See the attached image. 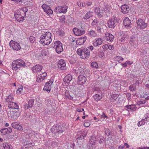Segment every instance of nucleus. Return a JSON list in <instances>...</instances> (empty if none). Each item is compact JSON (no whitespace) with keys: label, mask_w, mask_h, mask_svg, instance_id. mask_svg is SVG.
<instances>
[{"label":"nucleus","mask_w":149,"mask_h":149,"mask_svg":"<svg viewBox=\"0 0 149 149\" xmlns=\"http://www.w3.org/2000/svg\"><path fill=\"white\" fill-rule=\"evenodd\" d=\"M11 65L13 70H20L22 67H24L26 65V64L23 60L18 59L14 61Z\"/></svg>","instance_id":"nucleus-1"},{"label":"nucleus","mask_w":149,"mask_h":149,"mask_svg":"<svg viewBox=\"0 0 149 149\" xmlns=\"http://www.w3.org/2000/svg\"><path fill=\"white\" fill-rule=\"evenodd\" d=\"M77 53L78 54L81 56V58L83 59L89 58L90 55L89 50L85 48H81L78 49Z\"/></svg>","instance_id":"nucleus-2"},{"label":"nucleus","mask_w":149,"mask_h":149,"mask_svg":"<svg viewBox=\"0 0 149 149\" xmlns=\"http://www.w3.org/2000/svg\"><path fill=\"white\" fill-rule=\"evenodd\" d=\"M118 22V19L115 16H113L111 18L109 19L107 22L108 26L109 27L113 28L116 25V24Z\"/></svg>","instance_id":"nucleus-3"},{"label":"nucleus","mask_w":149,"mask_h":149,"mask_svg":"<svg viewBox=\"0 0 149 149\" xmlns=\"http://www.w3.org/2000/svg\"><path fill=\"white\" fill-rule=\"evenodd\" d=\"M8 115L11 120H14L19 117V114L18 112L13 109H10V111L8 112Z\"/></svg>","instance_id":"nucleus-4"},{"label":"nucleus","mask_w":149,"mask_h":149,"mask_svg":"<svg viewBox=\"0 0 149 149\" xmlns=\"http://www.w3.org/2000/svg\"><path fill=\"white\" fill-rule=\"evenodd\" d=\"M64 127L59 125H54L51 128V130L52 132L54 133H61L64 131Z\"/></svg>","instance_id":"nucleus-5"},{"label":"nucleus","mask_w":149,"mask_h":149,"mask_svg":"<svg viewBox=\"0 0 149 149\" xmlns=\"http://www.w3.org/2000/svg\"><path fill=\"white\" fill-rule=\"evenodd\" d=\"M10 46L15 50L18 51L21 48L19 44L14 41L11 40L9 43Z\"/></svg>","instance_id":"nucleus-6"},{"label":"nucleus","mask_w":149,"mask_h":149,"mask_svg":"<svg viewBox=\"0 0 149 149\" xmlns=\"http://www.w3.org/2000/svg\"><path fill=\"white\" fill-rule=\"evenodd\" d=\"M42 7L44 11L46 12L48 15L53 14V11L47 5L44 4L42 6Z\"/></svg>","instance_id":"nucleus-7"},{"label":"nucleus","mask_w":149,"mask_h":149,"mask_svg":"<svg viewBox=\"0 0 149 149\" xmlns=\"http://www.w3.org/2000/svg\"><path fill=\"white\" fill-rule=\"evenodd\" d=\"M86 80V78L85 76L82 75H80L78 78L77 83L78 84L82 85L85 84Z\"/></svg>","instance_id":"nucleus-8"},{"label":"nucleus","mask_w":149,"mask_h":149,"mask_svg":"<svg viewBox=\"0 0 149 149\" xmlns=\"http://www.w3.org/2000/svg\"><path fill=\"white\" fill-rule=\"evenodd\" d=\"M40 42L43 45H49L52 42V40H47V38H44L43 36H40Z\"/></svg>","instance_id":"nucleus-9"},{"label":"nucleus","mask_w":149,"mask_h":149,"mask_svg":"<svg viewBox=\"0 0 149 149\" xmlns=\"http://www.w3.org/2000/svg\"><path fill=\"white\" fill-rule=\"evenodd\" d=\"M138 25L140 26V28L143 29L146 28L147 24L142 19H139L137 21Z\"/></svg>","instance_id":"nucleus-10"},{"label":"nucleus","mask_w":149,"mask_h":149,"mask_svg":"<svg viewBox=\"0 0 149 149\" xmlns=\"http://www.w3.org/2000/svg\"><path fill=\"white\" fill-rule=\"evenodd\" d=\"M72 79V76L70 74H69L66 76L63 79V81L65 83V85L66 86H68L69 85V84H70V82Z\"/></svg>","instance_id":"nucleus-11"},{"label":"nucleus","mask_w":149,"mask_h":149,"mask_svg":"<svg viewBox=\"0 0 149 149\" xmlns=\"http://www.w3.org/2000/svg\"><path fill=\"white\" fill-rule=\"evenodd\" d=\"M73 31L76 36H81L85 33V31L84 30H81L76 28H74Z\"/></svg>","instance_id":"nucleus-12"},{"label":"nucleus","mask_w":149,"mask_h":149,"mask_svg":"<svg viewBox=\"0 0 149 149\" xmlns=\"http://www.w3.org/2000/svg\"><path fill=\"white\" fill-rule=\"evenodd\" d=\"M34 100L33 99L29 100L28 102V104L26 103L24 105V108L26 110H27L29 109L32 107L33 105Z\"/></svg>","instance_id":"nucleus-13"},{"label":"nucleus","mask_w":149,"mask_h":149,"mask_svg":"<svg viewBox=\"0 0 149 149\" xmlns=\"http://www.w3.org/2000/svg\"><path fill=\"white\" fill-rule=\"evenodd\" d=\"M42 68V67L40 65H37L33 66L32 69L33 72L36 73L39 72Z\"/></svg>","instance_id":"nucleus-14"},{"label":"nucleus","mask_w":149,"mask_h":149,"mask_svg":"<svg viewBox=\"0 0 149 149\" xmlns=\"http://www.w3.org/2000/svg\"><path fill=\"white\" fill-rule=\"evenodd\" d=\"M8 107L11 109H19L18 105L16 103L13 102H10L8 104Z\"/></svg>","instance_id":"nucleus-15"},{"label":"nucleus","mask_w":149,"mask_h":149,"mask_svg":"<svg viewBox=\"0 0 149 149\" xmlns=\"http://www.w3.org/2000/svg\"><path fill=\"white\" fill-rule=\"evenodd\" d=\"M102 43V40L101 38H96L93 41V44L95 46H97L101 45Z\"/></svg>","instance_id":"nucleus-16"},{"label":"nucleus","mask_w":149,"mask_h":149,"mask_svg":"<svg viewBox=\"0 0 149 149\" xmlns=\"http://www.w3.org/2000/svg\"><path fill=\"white\" fill-rule=\"evenodd\" d=\"M57 65L59 68L61 70H64L65 68L66 64L64 62L63 60L61 59L59 61Z\"/></svg>","instance_id":"nucleus-17"},{"label":"nucleus","mask_w":149,"mask_h":149,"mask_svg":"<svg viewBox=\"0 0 149 149\" xmlns=\"http://www.w3.org/2000/svg\"><path fill=\"white\" fill-rule=\"evenodd\" d=\"M14 16L17 20L20 22H23L24 20V17L22 14H20L18 13L15 14Z\"/></svg>","instance_id":"nucleus-18"},{"label":"nucleus","mask_w":149,"mask_h":149,"mask_svg":"<svg viewBox=\"0 0 149 149\" xmlns=\"http://www.w3.org/2000/svg\"><path fill=\"white\" fill-rule=\"evenodd\" d=\"M106 40L111 42L113 40L114 38V36L111 34L107 33L105 36Z\"/></svg>","instance_id":"nucleus-19"},{"label":"nucleus","mask_w":149,"mask_h":149,"mask_svg":"<svg viewBox=\"0 0 149 149\" xmlns=\"http://www.w3.org/2000/svg\"><path fill=\"white\" fill-rule=\"evenodd\" d=\"M86 37L84 36L83 38H80L76 41V44L78 45H81L83 44L86 40Z\"/></svg>","instance_id":"nucleus-20"},{"label":"nucleus","mask_w":149,"mask_h":149,"mask_svg":"<svg viewBox=\"0 0 149 149\" xmlns=\"http://www.w3.org/2000/svg\"><path fill=\"white\" fill-rule=\"evenodd\" d=\"M28 10L26 7H22L21 9L17 11V13H18L22 15L23 16H26V12Z\"/></svg>","instance_id":"nucleus-21"},{"label":"nucleus","mask_w":149,"mask_h":149,"mask_svg":"<svg viewBox=\"0 0 149 149\" xmlns=\"http://www.w3.org/2000/svg\"><path fill=\"white\" fill-rule=\"evenodd\" d=\"M122 12L123 13H127L129 10V6L127 5H123L121 6Z\"/></svg>","instance_id":"nucleus-22"},{"label":"nucleus","mask_w":149,"mask_h":149,"mask_svg":"<svg viewBox=\"0 0 149 149\" xmlns=\"http://www.w3.org/2000/svg\"><path fill=\"white\" fill-rule=\"evenodd\" d=\"M123 24L126 27H128L131 24V21L128 17H126L123 20Z\"/></svg>","instance_id":"nucleus-23"},{"label":"nucleus","mask_w":149,"mask_h":149,"mask_svg":"<svg viewBox=\"0 0 149 149\" xmlns=\"http://www.w3.org/2000/svg\"><path fill=\"white\" fill-rule=\"evenodd\" d=\"M11 125L12 127L15 129H17L19 130H23L22 126L19 125L16 122L13 123Z\"/></svg>","instance_id":"nucleus-24"},{"label":"nucleus","mask_w":149,"mask_h":149,"mask_svg":"<svg viewBox=\"0 0 149 149\" xmlns=\"http://www.w3.org/2000/svg\"><path fill=\"white\" fill-rule=\"evenodd\" d=\"M51 33L49 32H44L40 36H43L44 38H47V40H52Z\"/></svg>","instance_id":"nucleus-25"},{"label":"nucleus","mask_w":149,"mask_h":149,"mask_svg":"<svg viewBox=\"0 0 149 149\" xmlns=\"http://www.w3.org/2000/svg\"><path fill=\"white\" fill-rule=\"evenodd\" d=\"M65 99H69L70 100L73 99L72 97H71L70 94L69 93V91L67 90L66 91L65 94Z\"/></svg>","instance_id":"nucleus-26"},{"label":"nucleus","mask_w":149,"mask_h":149,"mask_svg":"<svg viewBox=\"0 0 149 149\" xmlns=\"http://www.w3.org/2000/svg\"><path fill=\"white\" fill-rule=\"evenodd\" d=\"M125 107L127 109L133 111H135L137 108L136 106L133 104L130 105H127L125 106Z\"/></svg>","instance_id":"nucleus-27"},{"label":"nucleus","mask_w":149,"mask_h":149,"mask_svg":"<svg viewBox=\"0 0 149 149\" xmlns=\"http://www.w3.org/2000/svg\"><path fill=\"white\" fill-rule=\"evenodd\" d=\"M68 8V7L66 6H61V12L60 13H65L67 11V10Z\"/></svg>","instance_id":"nucleus-28"},{"label":"nucleus","mask_w":149,"mask_h":149,"mask_svg":"<svg viewBox=\"0 0 149 149\" xmlns=\"http://www.w3.org/2000/svg\"><path fill=\"white\" fill-rule=\"evenodd\" d=\"M88 34L89 36L91 37H95L97 36V34L95 33V32L93 30L88 31Z\"/></svg>","instance_id":"nucleus-29"},{"label":"nucleus","mask_w":149,"mask_h":149,"mask_svg":"<svg viewBox=\"0 0 149 149\" xmlns=\"http://www.w3.org/2000/svg\"><path fill=\"white\" fill-rule=\"evenodd\" d=\"M97 141V139H96V138L95 136H91L89 142L91 144H95L96 141Z\"/></svg>","instance_id":"nucleus-30"},{"label":"nucleus","mask_w":149,"mask_h":149,"mask_svg":"<svg viewBox=\"0 0 149 149\" xmlns=\"http://www.w3.org/2000/svg\"><path fill=\"white\" fill-rule=\"evenodd\" d=\"M55 49L56 52L58 54H60L63 51L62 46H61V45L59 47L56 48Z\"/></svg>","instance_id":"nucleus-31"},{"label":"nucleus","mask_w":149,"mask_h":149,"mask_svg":"<svg viewBox=\"0 0 149 149\" xmlns=\"http://www.w3.org/2000/svg\"><path fill=\"white\" fill-rule=\"evenodd\" d=\"M14 98L12 95H9L7 97L6 99V101L8 102H9V103L10 102H12V101L14 100Z\"/></svg>","instance_id":"nucleus-32"},{"label":"nucleus","mask_w":149,"mask_h":149,"mask_svg":"<svg viewBox=\"0 0 149 149\" xmlns=\"http://www.w3.org/2000/svg\"><path fill=\"white\" fill-rule=\"evenodd\" d=\"M136 84L131 85L129 87V89L131 91H135L136 90Z\"/></svg>","instance_id":"nucleus-33"},{"label":"nucleus","mask_w":149,"mask_h":149,"mask_svg":"<svg viewBox=\"0 0 149 149\" xmlns=\"http://www.w3.org/2000/svg\"><path fill=\"white\" fill-rule=\"evenodd\" d=\"M123 58L120 56H116L114 58V60L116 61L120 62L122 61Z\"/></svg>","instance_id":"nucleus-34"},{"label":"nucleus","mask_w":149,"mask_h":149,"mask_svg":"<svg viewBox=\"0 0 149 149\" xmlns=\"http://www.w3.org/2000/svg\"><path fill=\"white\" fill-rule=\"evenodd\" d=\"M119 95L118 94H115L112 95L111 96V100H116L118 97Z\"/></svg>","instance_id":"nucleus-35"},{"label":"nucleus","mask_w":149,"mask_h":149,"mask_svg":"<svg viewBox=\"0 0 149 149\" xmlns=\"http://www.w3.org/2000/svg\"><path fill=\"white\" fill-rule=\"evenodd\" d=\"M54 45L53 47L54 48L58 47L61 45V46H62V44L59 41L56 42L54 43Z\"/></svg>","instance_id":"nucleus-36"},{"label":"nucleus","mask_w":149,"mask_h":149,"mask_svg":"<svg viewBox=\"0 0 149 149\" xmlns=\"http://www.w3.org/2000/svg\"><path fill=\"white\" fill-rule=\"evenodd\" d=\"M94 99L96 100H100L102 98V97L100 95L96 94L93 96Z\"/></svg>","instance_id":"nucleus-37"},{"label":"nucleus","mask_w":149,"mask_h":149,"mask_svg":"<svg viewBox=\"0 0 149 149\" xmlns=\"http://www.w3.org/2000/svg\"><path fill=\"white\" fill-rule=\"evenodd\" d=\"M92 13L93 12H91L90 11L88 12L85 15L86 19H88L92 16L93 15Z\"/></svg>","instance_id":"nucleus-38"},{"label":"nucleus","mask_w":149,"mask_h":149,"mask_svg":"<svg viewBox=\"0 0 149 149\" xmlns=\"http://www.w3.org/2000/svg\"><path fill=\"white\" fill-rule=\"evenodd\" d=\"M51 88V86H45L43 88V90L46 91L48 93L50 92Z\"/></svg>","instance_id":"nucleus-39"},{"label":"nucleus","mask_w":149,"mask_h":149,"mask_svg":"<svg viewBox=\"0 0 149 149\" xmlns=\"http://www.w3.org/2000/svg\"><path fill=\"white\" fill-rule=\"evenodd\" d=\"M135 40V37L134 36H132L130 38L129 43L132 44L134 43V40Z\"/></svg>","instance_id":"nucleus-40"},{"label":"nucleus","mask_w":149,"mask_h":149,"mask_svg":"<svg viewBox=\"0 0 149 149\" xmlns=\"http://www.w3.org/2000/svg\"><path fill=\"white\" fill-rule=\"evenodd\" d=\"M35 144V143L34 142L31 143H31L29 144V145H24V147L26 148H31L34 146Z\"/></svg>","instance_id":"nucleus-41"},{"label":"nucleus","mask_w":149,"mask_h":149,"mask_svg":"<svg viewBox=\"0 0 149 149\" xmlns=\"http://www.w3.org/2000/svg\"><path fill=\"white\" fill-rule=\"evenodd\" d=\"M105 133L108 136L110 135H113L112 133H111L110 130L108 129H106L105 131Z\"/></svg>","instance_id":"nucleus-42"},{"label":"nucleus","mask_w":149,"mask_h":149,"mask_svg":"<svg viewBox=\"0 0 149 149\" xmlns=\"http://www.w3.org/2000/svg\"><path fill=\"white\" fill-rule=\"evenodd\" d=\"M91 66L93 68H97L98 67L97 63L96 62H93L91 63Z\"/></svg>","instance_id":"nucleus-43"},{"label":"nucleus","mask_w":149,"mask_h":149,"mask_svg":"<svg viewBox=\"0 0 149 149\" xmlns=\"http://www.w3.org/2000/svg\"><path fill=\"white\" fill-rule=\"evenodd\" d=\"M61 7V6H59L57 7H56L54 9V12L60 13V12H61V11L60 9Z\"/></svg>","instance_id":"nucleus-44"},{"label":"nucleus","mask_w":149,"mask_h":149,"mask_svg":"<svg viewBox=\"0 0 149 149\" xmlns=\"http://www.w3.org/2000/svg\"><path fill=\"white\" fill-rule=\"evenodd\" d=\"M47 76V73L46 72H43L42 74H40V76L44 80L45 77Z\"/></svg>","instance_id":"nucleus-45"},{"label":"nucleus","mask_w":149,"mask_h":149,"mask_svg":"<svg viewBox=\"0 0 149 149\" xmlns=\"http://www.w3.org/2000/svg\"><path fill=\"white\" fill-rule=\"evenodd\" d=\"M6 130V128H5L2 129L1 130L0 132L3 135H5L7 134Z\"/></svg>","instance_id":"nucleus-46"},{"label":"nucleus","mask_w":149,"mask_h":149,"mask_svg":"<svg viewBox=\"0 0 149 149\" xmlns=\"http://www.w3.org/2000/svg\"><path fill=\"white\" fill-rule=\"evenodd\" d=\"M4 146V149H12L10 148L9 145L7 143H5L3 144V146Z\"/></svg>","instance_id":"nucleus-47"},{"label":"nucleus","mask_w":149,"mask_h":149,"mask_svg":"<svg viewBox=\"0 0 149 149\" xmlns=\"http://www.w3.org/2000/svg\"><path fill=\"white\" fill-rule=\"evenodd\" d=\"M94 144H91L90 142H89L87 145V148L88 149H93V145Z\"/></svg>","instance_id":"nucleus-48"},{"label":"nucleus","mask_w":149,"mask_h":149,"mask_svg":"<svg viewBox=\"0 0 149 149\" xmlns=\"http://www.w3.org/2000/svg\"><path fill=\"white\" fill-rule=\"evenodd\" d=\"M104 56V53L103 52H99L98 53V56L100 58H102Z\"/></svg>","instance_id":"nucleus-49"},{"label":"nucleus","mask_w":149,"mask_h":149,"mask_svg":"<svg viewBox=\"0 0 149 149\" xmlns=\"http://www.w3.org/2000/svg\"><path fill=\"white\" fill-rule=\"evenodd\" d=\"M68 38L69 39L70 42H74L75 41V39L74 38L71 36H70Z\"/></svg>","instance_id":"nucleus-50"},{"label":"nucleus","mask_w":149,"mask_h":149,"mask_svg":"<svg viewBox=\"0 0 149 149\" xmlns=\"http://www.w3.org/2000/svg\"><path fill=\"white\" fill-rule=\"evenodd\" d=\"M58 32L60 36H63L65 34L64 31L62 30H59Z\"/></svg>","instance_id":"nucleus-51"},{"label":"nucleus","mask_w":149,"mask_h":149,"mask_svg":"<svg viewBox=\"0 0 149 149\" xmlns=\"http://www.w3.org/2000/svg\"><path fill=\"white\" fill-rule=\"evenodd\" d=\"M69 61L71 63L73 64L76 62V60L74 58L72 57L70 60Z\"/></svg>","instance_id":"nucleus-52"},{"label":"nucleus","mask_w":149,"mask_h":149,"mask_svg":"<svg viewBox=\"0 0 149 149\" xmlns=\"http://www.w3.org/2000/svg\"><path fill=\"white\" fill-rule=\"evenodd\" d=\"M23 90V87L22 86H20V87L18 88L17 91V93H20Z\"/></svg>","instance_id":"nucleus-53"},{"label":"nucleus","mask_w":149,"mask_h":149,"mask_svg":"<svg viewBox=\"0 0 149 149\" xmlns=\"http://www.w3.org/2000/svg\"><path fill=\"white\" fill-rule=\"evenodd\" d=\"M29 40L31 43H33L35 41V38L33 36H31L29 38Z\"/></svg>","instance_id":"nucleus-54"},{"label":"nucleus","mask_w":149,"mask_h":149,"mask_svg":"<svg viewBox=\"0 0 149 149\" xmlns=\"http://www.w3.org/2000/svg\"><path fill=\"white\" fill-rule=\"evenodd\" d=\"M90 123L89 122H86L84 123V125L85 127H88L90 126Z\"/></svg>","instance_id":"nucleus-55"},{"label":"nucleus","mask_w":149,"mask_h":149,"mask_svg":"<svg viewBox=\"0 0 149 149\" xmlns=\"http://www.w3.org/2000/svg\"><path fill=\"white\" fill-rule=\"evenodd\" d=\"M100 9L99 7H97L95 8V12L96 13H100Z\"/></svg>","instance_id":"nucleus-56"},{"label":"nucleus","mask_w":149,"mask_h":149,"mask_svg":"<svg viewBox=\"0 0 149 149\" xmlns=\"http://www.w3.org/2000/svg\"><path fill=\"white\" fill-rule=\"evenodd\" d=\"M6 128V131L7 133H10L12 132V130L11 127H9Z\"/></svg>","instance_id":"nucleus-57"},{"label":"nucleus","mask_w":149,"mask_h":149,"mask_svg":"<svg viewBox=\"0 0 149 149\" xmlns=\"http://www.w3.org/2000/svg\"><path fill=\"white\" fill-rule=\"evenodd\" d=\"M43 80L42 79V78H41V77L39 76L38 77L37 79L36 80V81L38 82H40L42 81Z\"/></svg>","instance_id":"nucleus-58"},{"label":"nucleus","mask_w":149,"mask_h":149,"mask_svg":"<svg viewBox=\"0 0 149 149\" xmlns=\"http://www.w3.org/2000/svg\"><path fill=\"white\" fill-rule=\"evenodd\" d=\"M126 95L128 100H130L131 99V94L129 93H127L126 94Z\"/></svg>","instance_id":"nucleus-59"},{"label":"nucleus","mask_w":149,"mask_h":149,"mask_svg":"<svg viewBox=\"0 0 149 149\" xmlns=\"http://www.w3.org/2000/svg\"><path fill=\"white\" fill-rule=\"evenodd\" d=\"M108 48L110 50H113L114 49V47L113 45H108Z\"/></svg>","instance_id":"nucleus-60"},{"label":"nucleus","mask_w":149,"mask_h":149,"mask_svg":"<svg viewBox=\"0 0 149 149\" xmlns=\"http://www.w3.org/2000/svg\"><path fill=\"white\" fill-rule=\"evenodd\" d=\"M97 141H98L100 143H101L103 142V140L102 139L98 138L97 139Z\"/></svg>","instance_id":"nucleus-61"},{"label":"nucleus","mask_w":149,"mask_h":149,"mask_svg":"<svg viewBox=\"0 0 149 149\" xmlns=\"http://www.w3.org/2000/svg\"><path fill=\"white\" fill-rule=\"evenodd\" d=\"M65 19V16L64 15L61 16L60 18V19L61 21H64Z\"/></svg>","instance_id":"nucleus-62"},{"label":"nucleus","mask_w":149,"mask_h":149,"mask_svg":"<svg viewBox=\"0 0 149 149\" xmlns=\"http://www.w3.org/2000/svg\"><path fill=\"white\" fill-rule=\"evenodd\" d=\"M86 136V135H85V136H84L83 135H80V136L77 138V139L79 140H82V139H84V137L85 136Z\"/></svg>","instance_id":"nucleus-63"},{"label":"nucleus","mask_w":149,"mask_h":149,"mask_svg":"<svg viewBox=\"0 0 149 149\" xmlns=\"http://www.w3.org/2000/svg\"><path fill=\"white\" fill-rule=\"evenodd\" d=\"M101 117L105 118H107L108 117L105 115L104 113L103 112L102 113V114L101 115Z\"/></svg>","instance_id":"nucleus-64"}]
</instances>
